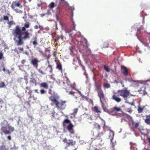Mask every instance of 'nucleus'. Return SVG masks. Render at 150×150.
<instances>
[{
  "instance_id": "obj_25",
  "label": "nucleus",
  "mask_w": 150,
  "mask_h": 150,
  "mask_svg": "<svg viewBox=\"0 0 150 150\" xmlns=\"http://www.w3.org/2000/svg\"><path fill=\"white\" fill-rule=\"evenodd\" d=\"M103 132H100L99 133L97 136V139H99L100 138H101L103 136Z\"/></svg>"
},
{
  "instance_id": "obj_5",
  "label": "nucleus",
  "mask_w": 150,
  "mask_h": 150,
  "mask_svg": "<svg viewBox=\"0 0 150 150\" xmlns=\"http://www.w3.org/2000/svg\"><path fill=\"white\" fill-rule=\"evenodd\" d=\"M62 141L64 143H66V146L65 147V149H67L68 147H69L71 146H74L76 143L75 141H74L71 139L68 140L66 138H65Z\"/></svg>"
},
{
  "instance_id": "obj_29",
  "label": "nucleus",
  "mask_w": 150,
  "mask_h": 150,
  "mask_svg": "<svg viewBox=\"0 0 150 150\" xmlns=\"http://www.w3.org/2000/svg\"><path fill=\"white\" fill-rule=\"evenodd\" d=\"M114 137V134L113 133H111L109 136V138H110V139L111 142H112V140L113 139V137Z\"/></svg>"
},
{
  "instance_id": "obj_4",
  "label": "nucleus",
  "mask_w": 150,
  "mask_h": 150,
  "mask_svg": "<svg viewBox=\"0 0 150 150\" xmlns=\"http://www.w3.org/2000/svg\"><path fill=\"white\" fill-rule=\"evenodd\" d=\"M96 90L98 92V96L100 98V102L102 103L103 101H104L105 100V96L103 91L99 86L97 87Z\"/></svg>"
},
{
  "instance_id": "obj_9",
  "label": "nucleus",
  "mask_w": 150,
  "mask_h": 150,
  "mask_svg": "<svg viewBox=\"0 0 150 150\" xmlns=\"http://www.w3.org/2000/svg\"><path fill=\"white\" fill-rule=\"evenodd\" d=\"M73 127L74 126L71 123H70L67 126V129L71 134H74V132L73 129Z\"/></svg>"
},
{
  "instance_id": "obj_7",
  "label": "nucleus",
  "mask_w": 150,
  "mask_h": 150,
  "mask_svg": "<svg viewBox=\"0 0 150 150\" xmlns=\"http://www.w3.org/2000/svg\"><path fill=\"white\" fill-rule=\"evenodd\" d=\"M39 62L37 58H35L31 59L30 62L31 64L33 65L34 67L37 69L38 66V63Z\"/></svg>"
},
{
  "instance_id": "obj_1",
  "label": "nucleus",
  "mask_w": 150,
  "mask_h": 150,
  "mask_svg": "<svg viewBox=\"0 0 150 150\" xmlns=\"http://www.w3.org/2000/svg\"><path fill=\"white\" fill-rule=\"evenodd\" d=\"M30 27V23L28 22L25 23L24 26L21 29L19 26L17 25L13 29L12 34L16 37H17L18 40H16L18 45H21L24 43L23 40H26L30 38V34L26 31V28Z\"/></svg>"
},
{
  "instance_id": "obj_46",
  "label": "nucleus",
  "mask_w": 150,
  "mask_h": 150,
  "mask_svg": "<svg viewBox=\"0 0 150 150\" xmlns=\"http://www.w3.org/2000/svg\"><path fill=\"white\" fill-rule=\"evenodd\" d=\"M101 120H102V121L104 123V124H103L104 127H105V121L104 120H103V119H101Z\"/></svg>"
},
{
  "instance_id": "obj_11",
  "label": "nucleus",
  "mask_w": 150,
  "mask_h": 150,
  "mask_svg": "<svg viewBox=\"0 0 150 150\" xmlns=\"http://www.w3.org/2000/svg\"><path fill=\"white\" fill-rule=\"evenodd\" d=\"M87 42H86V46H83V47L84 49V50H83V51L85 50L86 52V53H85V54L86 55H88L91 53V50L90 49H88V45L87 44Z\"/></svg>"
},
{
  "instance_id": "obj_50",
  "label": "nucleus",
  "mask_w": 150,
  "mask_h": 150,
  "mask_svg": "<svg viewBox=\"0 0 150 150\" xmlns=\"http://www.w3.org/2000/svg\"><path fill=\"white\" fill-rule=\"evenodd\" d=\"M78 63L80 65H81V62L80 60H79L78 61Z\"/></svg>"
},
{
  "instance_id": "obj_21",
  "label": "nucleus",
  "mask_w": 150,
  "mask_h": 150,
  "mask_svg": "<svg viewBox=\"0 0 150 150\" xmlns=\"http://www.w3.org/2000/svg\"><path fill=\"white\" fill-rule=\"evenodd\" d=\"M8 24V27L9 28H10L11 27V26L13 25H14L15 24V23L13 21H8L7 23Z\"/></svg>"
},
{
  "instance_id": "obj_26",
  "label": "nucleus",
  "mask_w": 150,
  "mask_h": 150,
  "mask_svg": "<svg viewBox=\"0 0 150 150\" xmlns=\"http://www.w3.org/2000/svg\"><path fill=\"white\" fill-rule=\"evenodd\" d=\"M78 109V108H76L73 110V112L71 114V115L74 116L76 115L77 113Z\"/></svg>"
},
{
  "instance_id": "obj_44",
  "label": "nucleus",
  "mask_w": 150,
  "mask_h": 150,
  "mask_svg": "<svg viewBox=\"0 0 150 150\" xmlns=\"http://www.w3.org/2000/svg\"><path fill=\"white\" fill-rule=\"evenodd\" d=\"M139 124L138 123H137L135 124L134 127L136 128H137L139 127Z\"/></svg>"
},
{
  "instance_id": "obj_18",
  "label": "nucleus",
  "mask_w": 150,
  "mask_h": 150,
  "mask_svg": "<svg viewBox=\"0 0 150 150\" xmlns=\"http://www.w3.org/2000/svg\"><path fill=\"white\" fill-rule=\"evenodd\" d=\"M46 69H48V71L51 74L52 73L53 69L51 65L49 64Z\"/></svg>"
},
{
  "instance_id": "obj_41",
  "label": "nucleus",
  "mask_w": 150,
  "mask_h": 150,
  "mask_svg": "<svg viewBox=\"0 0 150 150\" xmlns=\"http://www.w3.org/2000/svg\"><path fill=\"white\" fill-rule=\"evenodd\" d=\"M30 100H29V101H26L25 102V103L27 104L29 107H30Z\"/></svg>"
},
{
  "instance_id": "obj_23",
  "label": "nucleus",
  "mask_w": 150,
  "mask_h": 150,
  "mask_svg": "<svg viewBox=\"0 0 150 150\" xmlns=\"http://www.w3.org/2000/svg\"><path fill=\"white\" fill-rule=\"evenodd\" d=\"M94 111L95 112L98 113H101V111L99 110L98 108L96 106H95L94 107Z\"/></svg>"
},
{
  "instance_id": "obj_36",
  "label": "nucleus",
  "mask_w": 150,
  "mask_h": 150,
  "mask_svg": "<svg viewBox=\"0 0 150 150\" xmlns=\"http://www.w3.org/2000/svg\"><path fill=\"white\" fill-rule=\"evenodd\" d=\"M143 110V109L139 107L138 109V111L139 113L141 112Z\"/></svg>"
},
{
  "instance_id": "obj_12",
  "label": "nucleus",
  "mask_w": 150,
  "mask_h": 150,
  "mask_svg": "<svg viewBox=\"0 0 150 150\" xmlns=\"http://www.w3.org/2000/svg\"><path fill=\"white\" fill-rule=\"evenodd\" d=\"M112 99L118 103L120 102L121 101V99L118 97L115 94L113 95Z\"/></svg>"
},
{
  "instance_id": "obj_14",
  "label": "nucleus",
  "mask_w": 150,
  "mask_h": 150,
  "mask_svg": "<svg viewBox=\"0 0 150 150\" xmlns=\"http://www.w3.org/2000/svg\"><path fill=\"white\" fill-rule=\"evenodd\" d=\"M67 80L66 81V83L69 86H71V88H73V89H75V86L71 83L70 81L68 78H67Z\"/></svg>"
},
{
  "instance_id": "obj_45",
  "label": "nucleus",
  "mask_w": 150,
  "mask_h": 150,
  "mask_svg": "<svg viewBox=\"0 0 150 150\" xmlns=\"http://www.w3.org/2000/svg\"><path fill=\"white\" fill-rule=\"evenodd\" d=\"M26 61L25 59H23L21 62V63L22 64H24L26 62Z\"/></svg>"
},
{
  "instance_id": "obj_63",
  "label": "nucleus",
  "mask_w": 150,
  "mask_h": 150,
  "mask_svg": "<svg viewBox=\"0 0 150 150\" xmlns=\"http://www.w3.org/2000/svg\"><path fill=\"white\" fill-rule=\"evenodd\" d=\"M71 48H70V50H71V52H72V50Z\"/></svg>"
},
{
  "instance_id": "obj_59",
  "label": "nucleus",
  "mask_w": 150,
  "mask_h": 150,
  "mask_svg": "<svg viewBox=\"0 0 150 150\" xmlns=\"http://www.w3.org/2000/svg\"><path fill=\"white\" fill-rule=\"evenodd\" d=\"M53 54L55 56H56V54H55V52H54V54Z\"/></svg>"
},
{
  "instance_id": "obj_16",
  "label": "nucleus",
  "mask_w": 150,
  "mask_h": 150,
  "mask_svg": "<svg viewBox=\"0 0 150 150\" xmlns=\"http://www.w3.org/2000/svg\"><path fill=\"white\" fill-rule=\"evenodd\" d=\"M41 87H44L46 89H48V86L47 84L45 82H42L40 84Z\"/></svg>"
},
{
  "instance_id": "obj_30",
  "label": "nucleus",
  "mask_w": 150,
  "mask_h": 150,
  "mask_svg": "<svg viewBox=\"0 0 150 150\" xmlns=\"http://www.w3.org/2000/svg\"><path fill=\"white\" fill-rule=\"evenodd\" d=\"M103 86L105 88H108L110 87V85L109 83H104L103 84Z\"/></svg>"
},
{
  "instance_id": "obj_47",
  "label": "nucleus",
  "mask_w": 150,
  "mask_h": 150,
  "mask_svg": "<svg viewBox=\"0 0 150 150\" xmlns=\"http://www.w3.org/2000/svg\"><path fill=\"white\" fill-rule=\"evenodd\" d=\"M128 103H129V104L132 106H133L134 105V102H132V103L128 102Z\"/></svg>"
},
{
  "instance_id": "obj_24",
  "label": "nucleus",
  "mask_w": 150,
  "mask_h": 150,
  "mask_svg": "<svg viewBox=\"0 0 150 150\" xmlns=\"http://www.w3.org/2000/svg\"><path fill=\"white\" fill-rule=\"evenodd\" d=\"M66 90V91L67 92H68L69 91H71L73 88H71V86H69L68 87H66L65 88Z\"/></svg>"
},
{
  "instance_id": "obj_53",
  "label": "nucleus",
  "mask_w": 150,
  "mask_h": 150,
  "mask_svg": "<svg viewBox=\"0 0 150 150\" xmlns=\"http://www.w3.org/2000/svg\"><path fill=\"white\" fill-rule=\"evenodd\" d=\"M18 49L19 50L21 51H23V48H18Z\"/></svg>"
},
{
  "instance_id": "obj_61",
  "label": "nucleus",
  "mask_w": 150,
  "mask_h": 150,
  "mask_svg": "<svg viewBox=\"0 0 150 150\" xmlns=\"http://www.w3.org/2000/svg\"><path fill=\"white\" fill-rule=\"evenodd\" d=\"M149 142L150 144V138H149Z\"/></svg>"
},
{
  "instance_id": "obj_31",
  "label": "nucleus",
  "mask_w": 150,
  "mask_h": 150,
  "mask_svg": "<svg viewBox=\"0 0 150 150\" xmlns=\"http://www.w3.org/2000/svg\"><path fill=\"white\" fill-rule=\"evenodd\" d=\"M49 7L50 8H53L55 6V4L53 2H51L49 5Z\"/></svg>"
},
{
  "instance_id": "obj_13",
  "label": "nucleus",
  "mask_w": 150,
  "mask_h": 150,
  "mask_svg": "<svg viewBox=\"0 0 150 150\" xmlns=\"http://www.w3.org/2000/svg\"><path fill=\"white\" fill-rule=\"evenodd\" d=\"M121 69L122 70H123L122 71V73L123 74L126 76H127L128 75V71L127 68L123 66H121Z\"/></svg>"
},
{
  "instance_id": "obj_3",
  "label": "nucleus",
  "mask_w": 150,
  "mask_h": 150,
  "mask_svg": "<svg viewBox=\"0 0 150 150\" xmlns=\"http://www.w3.org/2000/svg\"><path fill=\"white\" fill-rule=\"evenodd\" d=\"M1 129L5 134H10L14 131L13 127L10 126L8 122L4 120L1 123Z\"/></svg>"
},
{
  "instance_id": "obj_43",
  "label": "nucleus",
  "mask_w": 150,
  "mask_h": 150,
  "mask_svg": "<svg viewBox=\"0 0 150 150\" xmlns=\"http://www.w3.org/2000/svg\"><path fill=\"white\" fill-rule=\"evenodd\" d=\"M3 57V54L1 52H0V59H2Z\"/></svg>"
},
{
  "instance_id": "obj_55",
  "label": "nucleus",
  "mask_w": 150,
  "mask_h": 150,
  "mask_svg": "<svg viewBox=\"0 0 150 150\" xmlns=\"http://www.w3.org/2000/svg\"><path fill=\"white\" fill-rule=\"evenodd\" d=\"M75 25L74 24V30H75Z\"/></svg>"
},
{
  "instance_id": "obj_22",
  "label": "nucleus",
  "mask_w": 150,
  "mask_h": 150,
  "mask_svg": "<svg viewBox=\"0 0 150 150\" xmlns=\"http://www.w3.org/2000/svg\"><path fill=\"white\" fill-rule=\"evenodd\" d=\"M93 126L95 128L99 130L100 129V127L99 125L96 123H95L93 124Z\"/></svg>"
},
{
  "instance_id": "obj_37",
  "label": "nucleus",
  "mask_w": 150,
  "mask_h": 150,
  "mask_svg": "<svg viewBox=\"0 0 150 150\" xmlns=\"http://www.w3.org/2000/svg\"><path fill=\"white\" fill-rule=\"evenodd\" d=\"M3 19L4 20H6L8 21H9V18L8 17L6 16H4L3 17Z\"/></svg>"
},
{
  "instance_id": "obj_33",
  "label": "nucleus",
  "mask_w": 150,
  "mask_h": 150,
  "mask_svg": "<svg viewBox=\"0 0 150 150\" xmlns=\"http://www.w3.org/2000/svg\"><path fill=\"white\" fill-rule=\"evenodd\" d=\"M38 72L42 75H44L45 74V73L40 68L38 70Z\"/></svg>"
},
{
  "instance_id": "obj_64",
  "label": "nucleus",
  "mask_w": 150,
  "mask_h": 150,
  "mask_svg": "<svg viewBox=\"0 0 150 150\" xmlns=\"http://www.w3.org/2000/svg\"><path fill=\"white\" fill-rule=\"evenodd\" d=\"M122 86L123 87H124V85L123 84H122Z\"/></svg>"
},
{
  "instance_id": "obj_48",
  "label": "nucleus",
  "mask_w": 150,
  "mask_h": 150,
  "mask_svg": "<svg viewBox=\"0 0 150 150\" xmlns=\"http://www.w3.org/2000/svg\"><path fill=\"white\" fill-rule=\"evenodd\" d=\"M7 139L9 140H11V137L10 136H8L7 137Z\"/></svg>"
},
{
  "instance_id": "obj_19",
  "label": "nucleus",
  "mask_w": 150,
  "mask_h": 150,
  "mask_svg": "<svg viewBox=\"0 0 150 150\" xmlns=\"http://www.w3.org/2000/svg\"><path fill=\"white\" fill-rule=\"evenodd\" d=\"M56 68L58 69L59 71H62V65L60 63H57V66Z\"/></svg>"
},
{
  "instance_id": "obj_40",
  "label": "nucleus",
  "mask_w": 150,
  "mask_h": 150,
  "mask_svg": "<svg viewBox=\"0 0 150 150\" xmlns=\"http://www.w3.org/2000/svg\"><path fill=\"white\" fill-rule=\"evenodd\" d=\"M1 86H0V88H2L5 86L4 83V82H1Z\"/></svg>"
},
{
  "instance_id": "obj_49",
  "label": "nucleus",
  "mask_w": 150,
  "mask_h": 150,
  "mask_svg": "<svg viewBox=\"0 0 150 150\" xmlns=\"http://www.w3.org/2000/svg\"><path fill=\"white\" fill-rule=\"evenodd\" d=\"M74 90L77 91H78V93L80 94H81V92L80 91H79L78 89H77L75 88V89H74Z\"/></svg>"
},
{
  "instance_id": "obj_56",
  "label": "nucleus",
  "mask_w": 150,
  "mask_h": 150,
  "mask_svg": "<svg viewBox=\"0 0 150 150\" xmlns=\"http://www.w3.org/2000/svg\"><path fill=\"white\" fill-rule=\"evenodd\" d=\"M2 70L4 71H6V69L5 68H4Z\"/></svg>"
},
{
  "instance_id": "obj_28",
  "label": "nucleus",
  "mask_w": 150,
  "mask_h": 150,
  "mask_svg": "<svg viewBox=\"0 0 150 150\" xmlns=\"http://www.w3.org/2000/svg\"><path fill=\"white\" fill-rule=\"evenodd\" d=\"M145 122L147 124L150 125V118H147L145 120Z\"/></svg>"
},
{
  "instance_id": "obj_60",
  "label": "nucleus",
  "mask_w": 150,
  "mask_h": 150,
  "mask_svg": "<svg viewBox=\"0 0 150 150\" xmlns=\"http://www.w3.org/2000/svg\"><path fill=\"white\" fill-rule=\"evenodd\" d=\"M56 17L57 19H58V16H57V15H56Z\"/></svg>"
},
{
  "instance_id": "obj_20",
  "label": "nucleus",
  "mask_w": 150,
  "mask_h": 150,
  "mask_svg": "<svg viewBox=\"0 0 150 150\" xmlns=\"http://www.w3.org/2000/svg\"><path fill=\"white\" fill-rule=\"evenodd\" d=\"M33 40H34V41L32 42V43L35 47L38 44L37 41V38L36 37H35L33 38Z\"/></svg>"
},
{
  "instance_id": "obj_15",
  "label": "nucleus",
  "mask_w": 150,
  "mask_h": 150,
  "mask_svg": "<svg viewBox=\"0 0 150 150\" xmlns=\"http://www.w3.org/2000/svg\"><path fill=\"white\" fill-rule=\"evenodd\" d=\"M70 123H71V122L68 119H65L63 122V127H66L67 124H69Z\"/></svg>"
},
{
  "instance_id": "obj_42",
  "label": "nucleus",
  "mask_w": 150,
  "mask_h": 150,
  "mask_svg": "<svg viewBox=\"0 0 150 150\" xmlns=\"http://www.w3.org/2000/svg\"><path fill=\"white\" fill-rule=\"evenodd\" d=\"M68 92L69 93V94L73 95H74L75 93L74 92L72 91H69Z\"/></svg>"
},
{
  "instance_id": "obj_27",
  "label": "nucleus",
  "mask_w": 150,
  "mask_h": 150,
  "mask_svg": "<svg viewBox=\"0 0 150 150\" xmlns=\"http://www.w3.org/2000/svg\"><path fill=\"white\" fill-rule=\"evenodd\" d=\"M108 45L109 44L107 42H104L103 43V47L104 48L108 47Z\"/></svg>"
},
{
  "instance_id": "obj_52",
  "label": "nucleus",
  "mask_w": 150,
  "mask_h": 150,
  "mask_svg": "<svg viewBox=\"0 0 150 150\" xmlns=\"http://www.w3.org/2000/svg\"><path fill=\"white\" fill-rule=\"evenodd\" d=\"M81 66L82 67V69L83 70H85V69L84 67L82 64L81 65Z\"/></svg>"
},
{
  "instance_id": "obj_39",
  "label": "nucleus",
  "mask_w": 150,
  "mask_h": 150,
  "mask_svg": "<svg viewBox=\"0 0 150 150\" xmlns=\"http://www.w3.org/2000/svg\"><path fill=\"white\" fill-rule=\"evenodd\" d=\"M40 92L41 94H43L46 93V92L43 89H41Z\"/></svg>"
},
{
  "instance_id": "obj_32",
  "label": "nucleus",
  "mask_w": 150,
  "mask_h": 150,
  "mask_svg": "<svg viewBox=\"0 0 150 150\" xmlns=\"http://www.w3.org/2000/svg\"><path fill=\"white\" fill-rule=\"evenodd\" d=\"M137 32L136 35L138 37L139 36H140V34L141 33L139 29L138 28H137Z\"/></svg>"
},
{
  "instance_id": "obj_58",
  "label": "nucleus",
  "mask_w": 150,
  "mask_h": 150,
  "mask_svg": "<svg viewBox=\"0 0 150 150\" xmlns=\"http://www.w3.org/2000/svg\"><path fill=\"white\" fill-rule=\"evenodd\" d=\"M7 70L8 71V74H10V71L9 70Z\"/></svg>"
},
{
  "instance_id": "obj_2",
  "label": "nucleus",
  "mask_w": 150,
  "mask_h": 150,
  "mask_svg": "<svg viewBox=\"0 0 150 150\" xmlns=\"http://www.w3.org/2000/svg\"><path fill=\"white\" fill-rule=\"evenodd\" d=\"M49 99L55 105V107L58 109L63 110L65 108L66 106V101L61 100L60 102H59L57 100L56 97L53 96H50Z\"/></svg>"
},
{
  "instance_id": "obj_38",
  "label": "nucleus",
  "mask_w": 150,
  "mask_h": 150,
  "mask_svg": "<svg viewBox=\"0 0 150 150\" xmlns=\"http://www.w3.org/2000/svg\"><path fill=\"white\" fill-rule=\"evenodd\" d=\"M104 69L107 72H109L110 71L109 68L106 66H104Z\"/></svg>"
},
{
  "instance_id": "obj_10",
  "label": "nucleus",
  "mask_w": 150,
  "mask_h": 150,
  "mask_svg": "<svg viewBox=\"0 0 150 150\" xmlns=\"http://www.w3.org/2000/svg\"><path fill=\"white\" fill-rule=\"evenodd\" d=\"M21 5V4L19 1H13L11 5V8L14 9L16 7H19Z\"/></svg>"
},
{
  "instance_id": "obj_34",
  "label": "nucleus",
  "mask_w": 150,
  "mask_h": 150,
  "mask_svg": "<svg viewBox=\"0 0 150 150\" xmlns=\"http://www.w3.org/2000/svg\"><path fill=\"white\" fill-rule=\"evenodd\" d=\"M14 11L15 12L17 13H23V11L21 10H18V9H14Z\"/></svg>"
},
{
  "instance_id": "obj_17",
  "label": "nucleus",
  "mask_w": 150,
  "mask_h": 150,
  "mask_svg": "<svg viewBox=\"0 0 150 150\" xmlns=\"http://www.w3.org/2000/svg\"><path fill=\"white\" fill-rule=\"evenodd\" d=\"M112 110V111L115 112H120L122 111V110L120 108H118L116 107H113Z\"/></svg>"
},
{
  "instance_id": "obj_35",
  "label": "nucleus",
  "mask_w": 150,
  "mask_h": 150,
  "mask_svg": "<svg viewBox=\"0 0 150 150\" xmlns=\"http://www.w3.org/2000/svg\"><path fill=\"white\" fill-rule=\"evenodd\" d=\"M126 111L128 112H129L130 113H131L132 111V110L131 109V108H128L126 109Z\"/></svg>"
},
{
  "instance_id": "obj_57",
  "label": "nucleus",
  "mask_w": 150,
  "mask_h": 150,
  "mask_svg": "<svg viewBox=\"0 0 150 150\" xmlns=\"http://www.w3.org/2000/svg\"><path fill=\"white\" fill-rule=\"evenodd\" d=\"M94 150H101L100 149H95Z\"/></svg>"
},
{
  "instance_id": "obj_6",
  "label": "nucleus",
  "mask_w": 150,
  "mask_h": 150,
  "mask_svg": "<svg viewBox=\"0 0 150 150\" xmlns=\"http://www.w3.org/2000/svg\"><path fill=\"white\" fill-rule=\"evenodd\" d=\"M120 96L124 98H127L129 95V92L127 89L120 90L117 91Z\"/></svg>"
},
{
  "instance_id": "obj_8",
  "label": "nucleus",
  "mask_w": 150,
  "mask_h": 150,
  "mask_svg": "<svg viewBox=\"0 0 150 150\" xmlns=\"http://www.w3.org/2000/svg\"><path fill=\"white\" fill-rule=\"evenodd\" d=\"M68 4V3L65 0H59V4L58 5L57 8L60 10V6L67 5Z\"/></svg>"
},
{
  "instance_id": "obj_62",
  "label": "nucleus",
  "mask_w": 150,
  "mask_h": 150,
  "mask_svg": "<svg viewBox=\"0 0 150 150\" xmlns=\"http://www.w3.org/2000/svg\"><path fill=\"white\" fill-rule=\"evenodd\" d=\"M120 83L121 84H123V82H120Z\"/></svg>"
},
{
  "instance_id": "obj_54",
  "label": "nucleus",
  "mask_w": 150,
  "mask_h": 150,
  "mask_svg": "<svg viewBox=\"0 0 150 150\" xmlns=\"http://www.w3.org/2000/svg\"><path fill=\"white\" fill-rule=\"evenodd\" d=\"M35 92L36 93H39V92H38V89H35L34 90Z\"/></svg>"
},
{
  "instance_id": "obj_51",
  "label": "nucleus",
  "mask_w": 150,
  "mask_h": 150,
  "mask_svg": "<svg viewBox=\"0 0 150 150\" xmlns=\"http://www.w3.org/2000/svg\"><path fill=\"white\" fill-rule=\"evenodd\" d=\"M34 28L35 29H37L38 28V26L36 25H35L34 26Z\"/></svg>"
}]
</instances>
